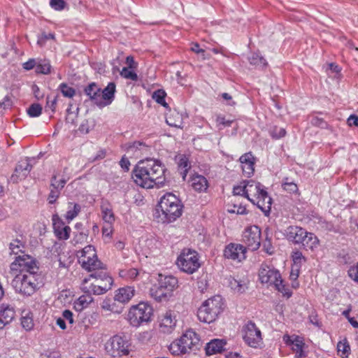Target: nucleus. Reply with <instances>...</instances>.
Masks as SVG:
<instances>
[{
	"instance_id": "13d9d810",
	"label": "nucleus",
	"mask_w": 358,
	"mask_h": 358,
	"mask_svg": "<svg viewBox=\"0 0 358 358\" xmlns=\"http://www.w3.org/2000/svg\"><path fill=\"white\" fill-rule=\"evenodd\" d=\"M59 194H60V191H59L58 189H56L53 187H50V192L48 195V202L50 203H54L57 199L59 198Z\"/></svg>"
},
{
	"instance_id": "ddd939ff",
	"label": "nucleus",
	"mask_w": 358,
	"mask_h": 358,
	"mask_svg": "<svg viewBox=\"0 0 358 358\" xmlns=\"http://www.w3.org/2000/svg\"><path fill=\"white\" fill-rule=\"evenodd\" d=\"M245 342L252 348H257L262 342L260 329L252 322H248L243 329Z\"/></svg>"
},
{
	"instance_id": "f3484780",
	"label": "nucleus",
	"mask_w": 358,
	"mask_h": 358,
	"mask_svg": "<svg viewBox=\"0 0 358 358\" xmlns=\"http://www.w3.org/2000/svg\"><path fill=\"white\" fill-rule=\"evenodd\" d=\"M177 324L176 315L171 311H167L162 315L159 320V331L166 334H171Z\"/></svg>"
},
{
	"instance_id": "473e14b6",
	"label": "nucleus",
	"mask_w": 358,
	"mask_h": 358,
	"mask_svg": "<svg viewBox=\"0 0 358 358\" xmlns=\"http://www.w3.org/2000/svg\"><path fill=\"white\" fill-rule=\"evenodd\" d=\"M301 244L306 248L313 250L318 246L319 240L315 234L306 231V236L303 237Z\"/></svg>"
},
{
	"instance_id": "ea45409f",
	"label": "nucleus",
	"mask_w": 358,
	"mask_h": 358,
	"mask_svg": "<svg viewBox=\"0 0 358 358\" xmlns=\"http://www.w3.org/2000/svg\"><path fill=\"white\" fill-rule=\"evenodd\" d=\"M215 121L219 129H222L223 127H230L233 122V120H227L224 116L220 114H216L215 115Z\"/></svg>"
},
{
	"instance_id": "6e6d98bb",
	"label": "nucleus",
	"mask_w": 358,
	"mask_h": 358,
	"mask_svg": "<svg viewBox=\"0 0 358 358\" xmlns=\"http://www.w3.org/2000/svg\"><path fill=\"white\" fill-rule=\"evenodd\" d=\"M270 134L273 138L278 139L284 137L286 131L283 128L275 127L271 130Z\"/></svg>"
},
{
	"instance_id": "c85d7f7f",
	"label": "nucleus",
	"mask_w": 358,
	"mask_h": 358,
	"mask_svg": "<svg viewBox=\"0 0 358 358\" xmlns=\"http://www.w3.org/2000/svg\"><path fill=\"white\" fill-rule=\"evenodd\" d=\"M227 342L224 339H213L207 343L206 352L208 355L221 352L224 349Z\"/></svg>"
},
{
	"instance_id": "1a4fd4ad",
	"label": "nucleus",
	"mask_w": 358,
	"mask_h": 358,
	"mask_svg": "<svg viewBox=\"0 0 358 358\" xmlns=\"http://www.w3.org/2000/svg\"><path fill=\"white\" fill-rule=\"evenodd\" d=\"M37 266L34 257L30 255L22 254L19 255L10 266V273L15 277L18 275H25L27 273L36 274Z\"/></svg>"
},
{
	"instance_id": "69168bd1",
	"label": "nucleus",
	"mask_w": 358,
	"mask_h": 358,
	"mask_svg": "<svg viewBox=\"0 0 358 358\" xmlns=\"http://www.w3.org/2000/svg\"><path fill=\"white\" fill-rule=\"evenodd\" d=\"M62 318L67 320L71 324H73V313L69 310H65L62 313Z\"/></svg>"
},
{
	"instance_id": "603ef678",
	"label": "nucleus",
	"mask_w": 358,
	"mask_h": 358,
	"mask_svg": "<svg viewBox=\"0 0 358 358\" xmlns=\"http://www.w3.org/2000/svg\"><path fill=\"white\" fill-rule=\"evenodd\" d=\"M283 189L288 192L289 193H297L298 192V187L296 184L293 182L288 181V179L286 178L285 181L282 183Z\"/></svg>"
},
{
	"instance_id": "09e8293b",
	"label": "nucleus",
	"mask_w": 358,
	"mask_h": 358,
	"mask_svg": "<svg viewBox=\"0 0 358 358\" xmlns=\"http://www.w3.org/2000/svg\"><path fill=\"white\" fill-rule=\"evenodd\" d=\"M9 248L11 253L19 255L20 252L23 253L24 245L20 241L14 240L10 243Z\"/></svg>"
},
{
	"instance_id": "c03bdc74",
	"label": "nucleus",
	"mask_w": 358,
	"mask_h": 358,
	"mask_svg": "<svg viewBox=\"0 0 358 358\" xmlns=\"http://www.w3.org/2000/svg\"><path fill=\"white\" fill-rule=\"evenodd\" d=\"M50 64L47 61H43L36 66V72L42 74H48L50 72Z\"/></svg>"
},
{
	"instance_id": "6e6552de",
	"label": "nucleus",
	"mask_w": 358,
	"mask_h": 358,
	"mask_svg": "<svg viewBox=\"0 0 358 358\" xmlns=\"http://www.w3.org/2000/svg\"><path fill=\"white\" fill-rule=\"evenodd\" d=\"M77 257L82 268L87 271L105 268L104 264L98 259L95 248L92 245H87L78 251Z\"/></svg>"
},
{
	"instance_id": "39448f33",
	"label": "nucleus",
	"mask_w": 358,
	"mask_h": 358,
	"mask_svg": "<svg viewBox=\"0 0 358 358\" xmlns=\"http://www.w3.org/2000/svg\"><path fill=\"white\" fill-rule=\"evenodd\" d=\"M178 287V280L172 275H159L158 284L150 289V295L157 301L168 300Z\"/></svg>"
},
{
	"instance_id": "5fc2aeb1",
	"label": "nucleus",
	"mask_w": 358,
	"mask_h": 358,
	"mask_svg": "<svg viewBox=\"0 0 358 358\" xmlns=\"http://www.w3.org/2000/svg\"><path fill=\"white\" fill-rule=\"evenodd\" d=\"M246 180L242 181L239 185L235 186L233 189L234 195H241L246 197Z\"/></svg>"
},
{
	"instance_id": "864d4df0",
	"label": "nucleus",
	"mask_w": 358,
	"mask_h": 358,
	"mask_svg": "<svg viewBox=\"0 0 358 358\" xmlns=\"http://www.w3.org/2000/svg\"><path fill=\"white\" fill-rule=\"evenodd\" d=\"M292 257L296 268H299L301 264L305 261L304 257L299 251L293 252Z\"/></svg>"
},
{
	"instance_id": "6ab92c4d",
	"label": "nucleus",
	"mask_w": 358,
	"mask_h": 358,
	"mask_svg": "<svg viewBox=\"0 0 358 358\" xmlns=\"http://www.w3.org/2000/svg\"><path fill=\"white\" fill-rule=\"evenodd\" d=\"M103 270H99L100 271L99 272L90 274L89 278L90 280L94 281L96 284L103 287V292H107L111 288L113 279Z\"/></svg>"
},
{
	"instance_id": "20e7f679",
	"label": "nucleus",
	"mask_w": 358,
	"mask_h": 358,
	"mask_svg": "<svg viewBox=\"0 0 358 358\" xmlns=\"http://www.w3.org/2000/svg\"><path fill=\"white\" fill-rule=\"evenodd\" d=\"M153 317V308L148 302L141 301L131 306L127 314V320L134 327L149 323Z\"/></svg>"
},
{
	"instance_id": "7c9ffc66",
	"label": "nucleus",
	"mask_w": 358,
	"mask_h": 358,
	"mask_svg": "<svg viewBox=\"0 0 358 358\" xmlns=\"http://www.w3.org/2000/svg\"><path fill=\"white\" fill-rule=\"evenodd\" d=\"M176 159L178 163V171L182 178V180H185L187 173L191 167L189 160L187 157L183 155H178Z\"/></svg>"
},
{
	"instance_id": "aec40b11",
	"label": "nucleus",
	"mask_w": 358,
	"mask_h": 358,
	"mask_svg": "<svg viewBox=\"0 0 358 358\" xmlns=\"http://www.w3.org/2000/svg\"><path fill=\"white\" fill-rule=\"evenodd\" d=\"M32 168L28 159L21 161L16 166L14 173L11 176L10 180L13 182L17 183L24 179L29 173Z\"/></svg>"
},
{
	"instance_id": "9d476101",
	"label": "nucleus",
	"mask_w": 358,
	"mask_h": 358,
	"mask_svg": "<svg viewBox=\"0 0 358 358\" xmlns=\"http://www.w3.org/2000/svg\"><path fill=\"white\" fill-rule=\"evenodd\" d=\"M176 264L183 272L192 274L201 266L198 253L191 249H184L177 258Z\"/></svg>"
},
{
	"instance_id": "58836bf2",
	"label": "nucleus",
	"mask_w": 358,
	"mask_h": 358,
	"mask_svg": "<svg viewBox=\"0 0 358 358\" xmlns=\"http://www.w3.org/2000/svg\"><path fill=\"white\" fill-rule=\"evenodd\" d=\"M85 93L91 99L96 100L100 97V88L95 84H90L85 90Z\"/></svg>"
},
{
	"instance_id": "338daca9",
	"label": "nucleus",
	"mask_w": 358,
	"mask_h": 358,
	"mask_svg": "<svg viewBox=\"0 0 358 358\" xmlns=\"http://www.w3.org/2000/svg\"><path fill=\"white\" fill-rule=\"evenodd\" d=\"M349 276L355 281L358 282V264L348 271Z\"/></svg>"
},
{
	"instance_id": "3c124183",
	"label": "nucleus",
	"mask_w": 358,
	"mask_h": 358,
	"mask_svg": "<svg viewBox=\"0 0 358 358\" xmlns=\"http://www.w3.org/2000/svg\"><path fill=\"white\" fill-rule=\"evenodd\" d=\"M42 107L38 103H34L30 106L27 110V113L30 117H38L41 114Z\"/></svg>"
},
{
	"instance_id": "423d86ee",
	"label": "nucleus",
	"mask_w": 358,
	"mask_h": 358,
	"mask_svg": "<svg viewBox=\"0 0 358 358\" xmlns=\"http://www.w3.org/2000/svg\"><path fill=\"white\" fill-rule=\"evenodd\" d=\"M159 207L162 212L163 222H171L182 215V205L179 199L172 193H166L160 199Z\"/></svg>"
},
{
	"instance_id": "dca6fc26",
	"label": "nucleus",
	"mask_w": 358,
	"mask_h": 358,
	"mask_svg": "<svg viewBox=\"0 0 358 358\" xmlns=\"http://www.w3.org/2000/svg\"><path fill=\"white\" fill-rule=\"evenodd\" d=\"M246 248L241 244L230 243L225 247L224 256L228 259L241 262L246 257Z\"/></svg>"
},
{
	"instance_id": "79ce46f5",
	"label": "nucleus",
	"mask_w": 358,
	"mask_h": 358,
	"mask_svg": "<svg viewBox=\"0 0 358 358\" xmlns=\"http://www.w3.org/2000/svg\"><path fill=\"white\" fill-rule=\"evenodd\" d=\"M249 62L252 65L265 66L266 65V60L261 57L258 53H252L249 57Z\"/></svg>"
},
{
	"instance_id": "a18cd8bd",
	"label": "nucleus",
	"mask_w": 358,
	"mask_h": 358,
	"mask_svg": "<svg viewBox=\"0 0 358 358\" xmlns=\"http://www.w3.org/2000/svg\"><path fill=\"white\" fill-rule=\"evenodd\" d=\"M166 93L164 90H159L153 93L152 98L156 102L162 105L164 107H167V103L165 101Z\"/></svg>"
},
{
	"instance_id": "f03ea898",
	"label": "nucleus",
	"mask_w": 358,
	"mask_h": 358,
	"mask_svg": "<svg viewBox=\"0 0 358 358\" xmlns=\"http://www.w3.org/2000/svg\"><path fill=\"white\" fill-rule=\"evenodd\" d=\"M246 198L267 215L271 208L272 199L268 196L264 187L253 180H246Z\"/></svg>"
},
{
	"instance_id": "e433bc0d",
	"label": "nucleus",
	"mask_w": 358,
	"mask_h": 358,
	"mask_svg": "<svg viewBox=\"0 0 358 358\" xmlns=\"http://www.w3.org/2000/svg\"><path fill=\"white\" fill-rule=\"evenodd\" d=\"M115 92V85L113 83H110L103 90H100V97H101L104 101H107L109 103L111 102L112 99L114 97V94Z\"/></svg>"
},
{
	"instance_id": "0e129e2a",
	"label": "nucleus",
	"mask_w": 358,
	"mask_h": 358,
	"mask_svg": "<svg viewBox=\"0 0 358 358\" xmlns=\"http://www.w3.org/2000/svg\"><path fill=\"white\" fill-rule=\"evenodd\" d=\"M39 358H60L59 352L55 351H45L41 353Z\"/></svg>"
},
{
	"instance_id": "f257e3e1",
	"label": "nucleus",
	"mask_w": 358,
	"mask_h": 358,
	"mask_svg": "<svg viewBox=\"0 0 358 358\" xmlns=\"http://www.w3.org/2000/svg\"><path fill=\"white\" fill-rule=\"evenodd\" d=\"M165 169L160 161L146 159L138 162L132 172L134 182L143 188H152L164 184Z\"/></svg>"
},
{
	"instance_id": "bb28decb",
	"label": "nucleus",
	"mask_w": 358,
	"mask_h": 358,
	"mask_svg": "<svg viewBox=\"0 0 358 358\" xmlns=\"http://www.w3.org/2000/svg\"><path fill=\"white\" fill-rule=\"evenodd\" d=\"M80 210L81 207L78 203L69 201L65 205L64 217L70 223L78 215Z\"/></svg>"
},
{
	"instance_id": "5701e85b",
	"label": "nucleus",
	"mask_w": 358,
	"mask_h": 358,
	"mask_svg": "<svg viewBox=\"0 0 358 358\" xmlns=\"http://www.w3.org/2000/svg\"><path fill=\"white\" fill-rule=\"evenodd\" d=\"M135 289L131 286L121 287L116 290L114 299L122 303H128L135 295Z\"/></svg>"
},
{
	"instance_id": "de8ad7c7",
	"label": "nucleus",
	"mask_w": 358,
	"mask_h": 358,
	"mask_svg": "<svg viewBox=\"0 0 358 358\" xmlns=\"http://www.w3.org/2000/svg\"><path fill=\"white\" fill-rule=\"evenodd\" d=\"M120 75L122 77L131 80H136L138 79L137 74L133 71V69L127 67H124L120 71Z\"/></svg>"
},
{
	"instance_id": "8fccbe9b",
	"label": "nucleus",
	"mask_w": 358,
	"mask_h": 358,
	"mask_svg": "<svg viewBox=\"0 0 358 358\" xmlns=\"http://www.w3.org/2000/svg\"><path fill=\"white\" fill-rule=\"evenodd\" d=\"M229 283L231 289L238 293H242L245 290L246 285L245 283H243L241 281L232 279Z\"/></svg>"
},
{
	"instance_id": "bf43d9fd",
	"label": "nucleus",
	"mask_w": 358,
	"mask_h": 358,
	"mask_svg": "<svg viewBox=\"0 0 358 358\" xmlns=\"http://www.w3.org/2000/svg\"><path fill=\"white\" fill-rule=\"evenodd\" d=\"M55 38V35L53 34H42L40 36H38V40H37V44L39 45L40 46H43L44 45L46 40L48 39H54Z\"/></svg>"
},
{
	"instance_id": "412c9836",
	"label": "nucleus",
	"mask_w": 358,
	"mask_h": 358,
	"mask_svg": "<svg viewBox=\"0 0 358 358\" xmlns=\"http://www.w3.org/2000/svg\"><path fill=\"white\" fill-rule=\"evenodd\" d=\"M287 239L294 244H301L303 237L306 236V230L298 226H289L285 230Z\"/></svg>"
},
{
	"instance_id": "0eeeda50",
	"label": "nucleus",
	"mask_w": 358,
	"mask_h": 358,
	"mask_svg": "<svg viewBox=\"0 0 358 358\" xmlns=\"http://www.w3.org/2000/svg\"><path fill=\"white\" fill-rule=\"evenodd\" d=\"M259 276L262 283L273 285L287 298L292 296V292L285 287L281 275L276 269L263 264L259 270Z\"/></svg>"
},
{
	"instance_id": "c756f323",
	"label": "nucleus",
	"mask_w": 358,
	"mask_h": 358,
	"mask_svg": "<svg viewBox=\"0 0 358 358\" xmlns=\"http://www.w3.org/2000/svg\"><path fill=\"white\" fill-rule=\"evenodd\" d=\"M126 150L128 154L139 157L142 154L148 151V146L145 143L138 141L127 145Z\"/></svg>"
},
{
	"instance_id": "2eb2a0df",
	"label": "nucleus",
	"mask_w": 358,
	"mask_h": 358,
	"mask_svg": "<svg viewBox=\"0 0 358 358\" xmlns=\"http://www.w3.org/2000/svg\"><path fill=\"white\" fill-rule=\"evenodd\" d=\"M283 341L286 345L290 346L296 358H302L306 357L304 352L305 343L303 338L296 335H285L282 337Z\"/></svg>"
},
{
	"instance_id": "7ed1b4c3",
	"label": "nucleus",
	"mask_w": 358,
	"mask_h": 358,
	"mask_svg": "<svg viewBox=\"0 0 358 358\" xmlns=\"http://www.w3.org/2000/svg\"><path fill=\"white\" fill-rule=\"evenodd\" d=\"M224 310L222 298L216 295L206 300L197 312V317L201 322L211 323Z\"/></svg>"
},
{
	"instance_id": "a19ab883",
	"label": "nucleus",
	"mask_w": 358,
	"mask_h": 358,
	"mask_svg": "<svg viewBox=\"0 0 358 358\" xmlns=\"http://www.w3.org/2000/svg\"><path fill=\"white\" fill-rule=\"evenodd\" d=\"M338 354L342 358L348 357L350 353V346L345 342H339L337 345Z\"/></svg>"
},
{
	"instance_id": "052dcab7",
	"label": "nucleus",
	"mask_w": 358,
	"mask_h": 358,
	"mask_svg": "<svg viewBox=\"0 0 358 358\" xmlns=\"http://www.w3.org/2000/svg\"><path fill=\"white\" fill-rule=\"evenodd\" d=\"M191 50L196 54L201 55L203 59H206V57L205 56V50L200 48L199 43H192L191 44Z\"/></svg>"
},
{
	"instance_id": "680f3d73",
	"label": "nucleus",
	"mask_w": 358,
	"mask_h": 358,
	"mask_svg": "<svg viewBox=\"0 0 358 358\" xmlns=\"http://www.w3.org/2000/svg\"><path fill=\"white\" fill-rule=\"evenodd\" d=\"M113 223H103L102 234L104 236L110 238L113 233Z\"/></svg>"
},
{
	"instance_id": "9b49d317",
	"label": "nucleus",
	"mask_w": 358,
	"mask_h": 358,
	"mask_svg": "<svg viewBox=\"0 0 358 358\" xmlns=\"http://www.w3.org/2000/svg\"><path fill=\"white\" fill-rule=\"evenodd\" d=\"M105 350L113 358H120L129 354L130 343L126 338L115 335L106 342Z\"/></svg>"
},
{
	"instance_id": "37998d69",
	"label": "nucleus",
	"mask_w": 358,
	"mask_h": 358,
	"mask_svg": "<svg viewBox=\"0 0 358 358\" xmlns=\"http://www.w3.org/2000/svg\"><path fill=\"white\" fill-rule=\"evenodd\" d=\"M139 272L136 268H129L128 270H122L120 275L128 280H135L138 275Z\"/></svg>"
},
{
	"instance_id": "774afa93",
	"label": "nucleus",
	"mask_w": 358,
	"mask_h": 358,
	"mask_svg": "<svg viewBox=\"0 0 358 358\" xmlns=\"http://www.w3.org/2000/svg\"><path fill=\"white\" fill-rule=\"evenodd\" d=\"M348 124L350 127H358V116L355 115H351L348 119Z\"/></svg>"
},
{
	"instance_id": "e2e57ef3",
	"label": "nucleus",
	"mask_w": 358,
	"mask_h": 358,
	"mask_svg": "<svg viewBox=\"0 0 358 358\" xmlns=\"http://www.w3.org/2000/svg\"><path fill=\"white\" fill-rule=\"evenodd\" d=\"M50 6L57 10H61L64 8V0H50Z\"/></svg>"
},
{
	"instance_id": "4c0bfd02",
	"label": "nucleus",
	"mask_w": 358,
	"mask_h": 358,
	"mask_svg": "<svg viewBox=\"0 0 358 358\" xmlns=\"http://www.w3.org/2000/svg\"><path fill=\"white\" fill-rule=\"evenodd\" d=\"M101 216L103 223H114L115 215L112 209L108 206H101Z\"/></svg>"
},
{
	"instance_id": "f704fd0d",
	"label": "nucleus",
	"mask_w": 358,
	"mask_h": 358,
	"mask_svg": "<svg viewBox=\"0 0 358 358\" xmlns=\"http://www.w3.org/2000/svg\"><path fill=\"white\" fill-rule=\"evenodd\" d=\"M93 301V297L90 294L80 296L75 302L74 308L77 311H81Z\"/></svg>"
},
{
	"instance_id": "72a5a7b5",
	"label": "nucleus",
	"mask_w": 358,
	"mask_h": 358,
	"mask_svg": "<svg viewBox=\"0 0 358 358\" xmlns=\"http://www.w3.org/2000/svg\"><path fill=\"white\" fill-rule=\"evenodd\" d=\"M170 352L173 355H180L189 352L187 348L181 343L180 338L173 341L169 346Z\"/></svg>"
},
{
	"instance_id": "f8f14e48",
	"label": "nucleus",
	"mask_w": 358,
	"mask_h": 358,
	"mask_svg": "<svg viewBox=\"0 0 358 358\" xmlns=\"http://www.w3.org/2000/svg\"><path fill=\"white\" fill-rule=\"evenodd\" d=\"M11 285L17 292L30 296L36 292L38 282L36 274L27 273L13 277Z\"/></svg>"
},
{
	"instance_id": "393cba45",
	"label": "nucleus",
	"mask_w": 358,
	"mask_h": 358,
	"mask_svg": "<svg viewBox=\"0 0 358 358\" xmlns=\"http://www.w3.org/2000/svg\"><path fill=\"white\" fill-rule=\"evenodd\" d=\"M184 115L176 110H170L166 116V123L173 127L182 128Z\"/></svg>"
},
{
	"instance_id": "a878e982",
	"label": "nucleus",
	"mask_w": 358,
	"mask_h": 358,
	"mask_svg": "<svg viewBox=\"0 0 358 358\" xmlns=\"http://www.w3.org/2000/svg\"><path fill=\"white\" fill-rule=\"evenodd\" d=\"M82 290L87 294L100 295L106 293L103 291V287L90 280V278H85L81 285Z\"/></svg>"
},
{
	"instance_id": "4be33fe9",
	"label": "nucleus",
	"mask_w": 358,
	"mask_h": 358,
	"mask_svg": "<svg viewBox=\"0 0 358 358\" xmlns=\"http://www.w3.org/2000/svg\"><path fill=\"white\" fill-rule=\"evenodd\" d=\"M239 161L241 164V168L243 172V174L248 177L251 176L255 171V157L250 153H245L243 155Z\"/></svg>"
},
{
	"instance_id": "b1692460",
	"label": "nucleus",
	"mask_w": 358,
	"mask_h": 358,
	"mask_svg": "<svg viewBox=\"0 0 358 358\" xmlns=\"http://www.w3.org/2000/svg\"><path fill=\"white\" fill-rule=\"evenodd\" d=\"M180 338L181 343L185 345L189 351L196 346L200 341L198 334L192 329L187 330Z\"/></svg>"
},
{
	"instance_id": "4468645a",
	"label": "nucleus",
	"mask_w": 358,
	"mask_h": 358,
	"mask_svg": "<svg viewBox=\"0 0 358 358\" xmlns=\"http://www.w3.org/2000/svg\"><path fill=\"white\" fill-rule=\"evenodd\" d=\"M242 240L248 249L257 250L261 244V229L256 225L248 227L243 233Z\"/></svg>"
},
{
	"instance_id": "2f4dec72",
	"label": "nucleus",
	"mask_w": 358,
	"mask_h": 358,
	"mask_svg": "<svg viewBox=\"0 0 358 358\" xmlns=\"http://www.w3.org/2000/svg\"><path fill=\"white\" fill-rule=\"evenodd\" d=\"M191 185L193 189L197 192L206 191L208 188V181L206 178L201 175H196L192 178Z\"/></svg>"
},
{
	"instance_id": "49530a36",
	"label": "nucleus",
	"mask_w": 358,
	"mask_h": 358,
	"mask_svg": "<svg viewBox=\"0 0 358 358\" xmlns=\"http://www.w3.org/2000/svg\"><path fill=\"white\" fill-rule=\"evenodd\" d=\"M66 182V179L62 178L60 180H57V176L54 175L51 179L50 187H53L56 189H58L61 192V190L64 187Z\"/></svg>"
},
{
	"instance_id": "cd10ccee",
	"label": "nucleus",
	"mask_w": 358,
	"mask_h": 358,
	"mask_svg": "<svg viewBox=\"0 0 358 358\" xmlns=\"http://www.w3.org/2000/svg\"><path fill=\"white\" fill-rule=\"evenodd\" d=\"M15 317V311L13 308L8 306L0 307V329L9 324Z\"/></svg>"
},
{
	"instance_id": "4d7b16f0",
	"label": "nucleus",
	"mask_w": 358,
	"mask_h": 358,
	"mask_svg": "<svg viewBox=\"0 0 358 358\" xmlns=\"http://www.w3.org/2000/svg\"><path fill=\"white\" fill-rule=\"evenodd\" d=\"M60 89L62 93L66 97L71 98L75 94V90L64 83L61 84Z\"/></svg>"
},
{
	"instance_id": "c9c22d12",
	"label": "nucleus",
	"mask_w": 358,
	"mask_h": 358,
	"mask_svg": "<svg viewBox=\"0 0 358 358\" xmlns=\"http://www.w3.org/2000/svg\"><path fill=\"white\" fill-rule=\"evenodd\" d=\"M21 324L26 331L31 330L34 326L33 314L28 310L22 311Z\"/></svg>"
},
{
	"instance_id": "a211bd4d",
	"label": "nucleus",
	"mask_w": 358,
	"mask_h": 358,
	"mask_svg": "<svg viewBox=\"0 0 358 358\" xmlns=\"http://www.w3.org/2000/svg\"><path fill=\"white\" fill-rule=\"evenodd\" d=\"M52 221L55 236L60 240H67L70 236L71 228L57 214L52 215Z\"/></svg>"
}]
</instances>
